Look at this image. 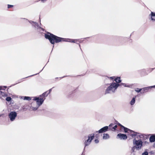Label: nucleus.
Listing matches in <instances>:
<instances>
[{
    "mask_svg": "<svg viewBox=\"0 0 155 155\" xmlns=\"http://www.w3.org/2000/svg\"><path fill=\"white\" fill-rule=\"evenodd\" d=\"M45 38L49 39L52 44H54L55 42H59L62 41V39L53 34L48 33L45 35Z\"/></svg>",
    "mask_w": 155,
    "mask_h": 155,
    "instance_id": "obj_1",
    "label": "nucleus"
},
{
    "mask_svg": "<svg viewBox=\"0 0 155 155\" xmlns=\"http://www.w3.org/2000/svg\"><path fill=\"white\" fill-rule=\"evenodd\" d=\"M33 100L36 101L37 105L35 107L31 106L30 108V109L31 110H37L38 107L42 104L44 99L42 96H40L38 97H34Z\"/></svg>",
    "mask_w": 155,
    "mask_h": 155,
    "instance_id": "obj_2",
    "label": "nucleus"
},
{
    "mask_svg": "<svg viewBox=\"0 0 155 155\" xmlns=\"http://www.w3.org/2000/svg\"><path fill=\"white\" fill-rule=\"evenodd\" d=\"M119 86V84L118 83H113L107 88L105 94L114 92Z\"/></svg>",
    "mask_w": 155,
    "mask_h": 155,
    "instance_id": "obj_3",
    "label": "nucleus"
},
{
    "mask_svg": "<svg viewBox=\"0 0 155 155\" xmlns=\"http://www.w3.org/2000/svg\"><path fill=\"white\" fill-rule=\"evenodd\" d=\"M133 144L134 147L137 150L140 149L143 144V142L140 140H134L133 141Z\"/></svg>",
    "mask_w": 155,
    "mask_h": 155,
    "instance_id": "obj_4",
    "label": "nucleus"
},
{
    "mask_svg": "<svg viewBox=\"0 0 155 155\" xmlns=\"http://www.w3.org/2000/svg\"><path fill=\"white\" fill-rule=\"evenodd\" d=\"M124 128V131L125 133H128L132 136H135L136 135H137L138 133H137L134 132L128 129V128L125 127L124 126H122Z\"/></svg>",
    "mask_w": 155,
    "mask_h": 155,
    "instance_id": "obj_5",
    "label": "nucleus"
},
{
    "mask_svg": "<svg viewBox=\"0 0 155 155\" xmlns=\"http://www.w3.org/2000/svg\"><path fill=\"white\" fill-rule=\"evenodd\" d=\"M94 137V135L93 134H91L89 135L88 136V139L85 141V146L89 145L91 140L93 139Z\"/></svg>",
    "mask_w": 155,
    "mask_h": 155,
    "instance_id": "obj_6",
    "label": "nucleus"
},
{
    "mask_svg": "<svg viewBox=\"0 0 155 155\" xmlns=\"http://www.w3.org/2000/svg\"><path fill=\"white\" fill-rule=\"evenodd\" d=\"M17 116V114L15 112H11L9 114V117L11 121L14 120Z\"/></svg>",
    "mask_w": 155,
    "mask_h": 155,
    "instance_id": "obj_7",
    "label": "nucleus"
},
{
    "mask_svg": "<svg viewBox=\"0 0 155 155\" xmlns=\"http://www.w3.org/2000/svg\"><path fill=\"white\" fill-rule=\"evenodd\" d=\"M117 138L120 140H125L127 139V136L126 134L120 133L117 134Z\"/></svg>",
    "mask_w": 155,
    "mask_h": 155,
    "instance_id": "obj_8",
    "label": "nucleus"
},
{
    "mask_svg": "<svg viewBox=\"0 0 155 155\" xmlns=\"http://www.w3.org/2000/svg\"><path fill=\"white\" fill-rule=\"evenodd\" d=\"M108 128V126H105L100 129L98 131V132L99 133L104 132L107 130Z\"/></svg>",
    "mask_w": 155,
    "mask_h": 155,
    "instance_id": "obj_9",
    "label": "nucleus"
},
{
    "mask_svg": "<svg viewBox=\"0 0 155 155\" xmlns=\"http://www.w3.org/2000/svg\"><path fill=\"white\" fill-rule=\"evenodd\" d=\"M110 78L114 79V81L116 82L117 83H119L121 82V80H120V77H117L116 78L115 77H110Z\"/></svg>",
    "mask_w": 155,
    "mask_h": 155,
    "instance_id": "obj_10",
    "label": "nucleus"
},
{
    "mask_svg": "<svg viewBox=\"0 0 155 155\" xmlns=\"http://www.w3.org/2000/svg\"><path fill=\"white\" fill-rule=\"evenodd\" d=\"M150 19L152 21H155V13L151 12L150 15Z\"/></svg>",
    "mask_w": 155,
    "mask_h": 155,
    "instance_id": "obj_11",
    "label": "nucleus"
},
{
    "mask_svg": "<svg viewBox=\"0 0 155 155\" xmlns=\"http://www.w3.org/2000/svg\"><path fill=\"white\" fill-rule=\"evenodd\" d=\"M110 138V136L107 134H103V138L104 140H107L109 139Z\"/></svg>",
    "mask_w": 155,
    "mask_h": 155,
    "instance_id": "obj_12",
    "label": "nucleus"
},
{
    "mask_svg": "<svg viewBox=\"0 0 155 155\" xmlns=\"http://www.w3.org/2000/svg\"><path fill=\"white\" fill-rule=\"evenodd\" d=\"M7 96V94L1 91L0 92V97H5Z\"/></svg>",
    "mask_w": 155,
    "mask_h": 155,
    "instance_id": "obj_13",
    "label": "nucleus"
},
{
    "mask_svg": "<svg viewBox=\"0 0 155 155\" xmlns=\"http://www.w3.org/2000/svg\"><path fill=\"white\" fill-rule=\"evenodd\" d=\"M150 140L151 142H153L155 141V135L151 136L150 138Z\"/></svg>",
    "mask_w": 155,
    "mask_h": 155,
    "instance_id": "obj_14",
    "label": "nucleus"
},
{
    "mask_svg": "<svg viewBox=\"0 0 155 155\" xmlns=\"http://www.w3.org/2000/svg\"><path fill=\"white\" fill-rule=\"evenodd\" d=\"M21 99H23L24 100H30L31 99V98L28 97H21Z\"/></svg>",
    "mask_w": 155,
    "mask_h": 155,
    "instance_id": "obj_15",
    "label": "nucleus"
},
{
    "mask_svg": "<svg viewBox=\"0 0 155 155\" xmlns=\"http://www.w3.org/2000/svg\"><path fill=\"white\" fill-rule=\"evenodd\" d=\"M153 87L155 88V85L153 86H150V87H145V88H143L142 89H143L144 90V91L148 90L149 88H152Z\"/></svg>",
    "mask_w": 155,
    "mask_h": 155,
    "instance_id": "obj_16",
    "label": "nucleus"
},
{
    "mask_svg": "<svg viewBox=\"0 0 155 155\" xmlns=\"http://www.w3.org/2000/svg\"><path fill=\"white\" fill-rule=\"evenodd\" d=\"M135 98L134 97L132 99V100L130 101V104L131 105H133L135 103Z\"/></svg>",
    "mask_w": 155,
    "mask_h": 155,
    "instance_id": "obj_17",
    "label": "nucleus"
},
{
    "mask_svg": "<svg viewBox=\"0 0 155 155\" xmlns=\"http://www.w3.org/2000/svg\"><path fill=\"white\" fill-rule=\"evenodd\" d=\"M12 100V98L10 97H7L6 99V100L8 101H10Z\"/></svg>",
    "mask_w": 155,
    "mask_h": 155,
    "instance_id": "obj_18",
    "label": "nucleus"
},
{
    "mask_svg": "<svg viewBox=\"0 0 155 155\" xmlns=\"http://www.w3.org/2000/svg\"><path fill=\"white\" fill-rule=\"evenodd\" d=\"M7 87L6 86H3V87H0V90L2 89L3 90H5L6 89V88ZM1 91H0V92Z\"/></svg>",
    "mask_w": 155,
    "mask_h": 155,
    "instance_id": "obj_19",
    "label": "nucleus"
},
{
    "mask_svg": "<svg viewBox=\"0 0 155 155\" xmlns=\"http://www.w3.org/2000/svg\"><path fill=\"white\" fill-rule=\"evenodd\" d=\"M142 90L141 89L136 88L135 89V91L138 92H140Z\"/></svg>",
    "mask_w": 155,
    "mask_h": 155,
    "instance_id": "obj_20",
    "label": "nucleus"
},
{
    "mask_svg": "<svg viewBox=\"0 0 155 155\" xmlns=\"http://www.w3.org/2000/svg\"><path fill=\"white\" fill-rule=\"evenodd\" d=\"M66 41L70 42H75L74 40H73L68 39V40H67Z\"/></svg>",
    "mask_w": 155,
    "mask_h": 155,
    "instance_id": "obj_21",
    "label": "nucleus"
},
{
    "mask_svg": "<svg viewBox=\"0 0 155 155\" xmlns=\"http://www.w3.org/2000/svg\"><path fill=\"white\" fill-rule=\"evenodd\" d=\"M142 155H148V153L147 152H145L142 153Z\"/></svg>",
    "mask_w": 155,
    "mask_h": 155,
    "instance_id": "obj_22",
    "label": "nucleus"
},
{
    "mask_svg": "<svg viewBox=\"0 0 155 155\" xmlns=\"http://www.w3.org/2000/svg\"><path fill=\"white\" fill-rule=\"evenodd\" d=\"M121 85H123L125 87H128V86L127 85L125 84L124 83H121Z\"/></svg>",
    "mask_w": 155,
    "mask_h": 155,
    "instance_id": "obj_23",
    "label": "nucleus"
},
{
    "mask_svg": "<svg viewBox=\"0 0 155 155\" xmlns=\"http://www.w3.org/2000/svg\"><path fill=\"white\" fill-rule=\"evenodd\" d=\"M117 127V125H115L114 127H113V128L115 130Z\"/></svg>",
    "mask_w": 155,
    "mask_h": 155,
    "instance_id": "obj_24",
    "label": "nucleus"
},
{
    "mask_svg": "<svg viewBox=\"0 0 155 155\" xmlns=\"http://www.w3.org/2000/svg\"><path fill=\"white\" fill-rule=\"evenodd\" d=\"M95 142L96 143H98L99 141L98 140L96 139L95 140Z\"/></svg>",
    "mask_w": 155,
    "mask_h": 155,
    "instance_id": "obj_25",
    "label": "nucleus"
},
{
    "mask_svg": "<svg viewBox=\"0 0 155 155\" xmlns=\"http://www.w3.org/2000/svg\"><path fill=\"white\" fill-rule=\"evenodd\" d=\"M118 125H119V126H121V127L124 129V128L122 126H122V125H121L120 124H118Z\"/></svg>",
    "mask_w": 155,
    "mask_h": 155,
    "instance_id": "obj_26",
    "label": "nucleus"
},
{
    "mask_svg": "<svg viewBox=\"0 0 155 155\" xmlns=\"http://www.w3.org/2000/svg\"><path fill=\"white\" fill-rule=\"evenodd\" d=\"M11 7H12V5H8V8H10Z\"/></svg>",
    "mask_w": 155,
    "mask_h": 155,
    "instance_id": "obj_27",
    "label": "nucleus"
},
{
    "mask_svg": "<svg viewBox=\"0 0 155 155\" xmlns=\"http://www.w3.org/2000/svg\"><path fill=\"white\" fill-rule=\"evenodd\" d=\"M41 0L43 2H44L46 0Z\"/></svg>",
    "mask_w": 155,
    "mask_h": 155,
    "instance_id": "obj_28",
    "label": "nucleus"
},
{
    "mask_svg": "<svg viewBox=\"0 0 155 155\" xmlns=\"http://www.w3.org/2000/svg\"><path fill=\"white\" fill-rule=\"evenodd\" d=\"M112 124H110L109 125V126H110V127H111V126H112Z\"/></svg>",
    "mask_w": 155,
    "mask_h": 155,
    "instance_id": "obj_29",
    "label": "nucleus"
},
{
    "mask_svg": "<svg viewBox=\"0 0 155 155\" xmlns=\"http://www.w3.org/2000/svg\"><path fill=\"white\" fill-rule=\"evenodd\" d=\"M33 23H34L35 25H36L37 24V23L36 22H33Z\"/></svg>",
    "mask_w": 155,
    "mask_h": 155,
    "instance_id": "obj_30",
    "label": "nucleus"
},
{
    "mask_svg": "<svg viewBox=\"0 0 155 155\" xmlns=\"http://www.w3.org/2000/svg\"><path fill=\"white\" fill-rule=\"evenodd\" d=\"M154 147H155V143L154 144Z\"/></svg>",
    "mask_w": 155,
    "mask_h": 155,
    "instance_id": "obj_31",
    "label": "nucleus"
},
{
    "mask_svg": "<svg viewBox=\"0 0 155 155\" xmlns=\"http://www.w3.org/2000/svg\"><path fill=\"white\" fill-rule=\"evenodd\" d=\"M43 95H45V93L43 94Z\"/></svg>",
    "mask_w": 155,
    "mask_h": 155,
    "instance_id": "obj_32",
    "label": "nucleus"
}]
</instances>
